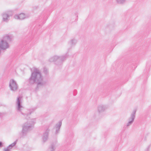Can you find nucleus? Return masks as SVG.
<instances>
[{
  "mask_svg": "<svg viewBox=\"0 0 151 151\" xmlns=\"http://www.w3.org/2000/svg\"><path fill=\"white\" fill-rule=\"evenodd\" d=\"M12 36L9 34L4 35L0 40V46L2 50H5L9 48L10 45L9 43L12 40Z\"/></svg>",
  "mask_w": 151,
  "mask_h": 151,
  "instance_id": "2",
  "label": "nucleus"
},
{
  "mask_svg": "<svg viewBox=\"0 0 151 151\" xmlns=\"http://www.w3.org/2000/svg\"><path fill=\"white\" fill-rule=\"evenodd\" d=\"M117 3L119 4H124L126 2V0H116Z\"/></svg>",
  "mask_w": 151,
  "mask_h": 151,
  "instance_id": "17",
  "label": "nucleus"
},
{
  "mask_svg": "<svg viewBox=\"0 0 151 151\" xmlns=\"http://www.w3.org/2000/svg\"><path fill=\"white\" fill-rule=\"evenodd\" d=\"M43 80V77L40 70L37 68H35L32 73L29 81L30 84L36 83L38 87H40L44 86L45 84Z\"/></svg>",
  "mask_w": 151,
  "mask_h": 151,
  "instance_id": "1",
  "label": "nucleus"
},
{
  "mask_svg": "<svg viewBox=\"0 0 151 151\" xmlns=\"http://www.w3.org/2000/svg\"><path fill=\"white\" fill-rule=\"evenodd\" d=\"M77 42V40L75 38L71 39L68 42V44L71 47L74 46Z\"/></svg>",
  "mask_w": 151,
  "mask_h": 151,
  "instance_id": "15",
  "label": "nucleus"
},
{
  "mask_svg": "<svg viewBox=\"0 0 151 151\" xmlns=\"http://www.w3.org/2000/svg\"><path fill=\"white\" fill-rule=\"evenodd\" d=\"M5 114V113L4 112H0V118L3 117Z\"/></svg>",
  "mask_w": 151,
  "mask_h": 151,
  "instance_id": "19",
  "label": "nucleus"
},
{
  "mask_svg": "<svg viewBox=\"0 0 151 151\" xmlns=\"http://www.w3.org/2000/svg\"><path fill=\"white\" fill-rule=\"evenodd\" d=\"M57 142V141L56 139L55 142L52 143L49 146L47 150V151H55V145Z\"/></svg>",
  "mask_w": 151,
  "mask_h": 151,
  "instance_id": "14",
  "label": "nucleus"
},
{
  "mask_svg": "<svg viewBox=\"0 0 151 151\" xmlns=\"http://www.w3.org/2000/svg\"><path fill=\"white\" fill-rule=\"evenodd\" d=\"M29 15L25 14L24 13H21L19 14H16L14 16V18L16 19L22 20L28 18Z\"/></svg>",
  "mask_w": 151,
  "mask_h": 151,
  "instance_id": "10",
  "label": "nucleus"
},
{
  "mask_svg": "<svg viewBox=\"0 0 151 151\" xmlns=\"http://www.w3.org/2000/svg\"><path fill=\"white\" fill-rule=\"evenodd\" d=\"M17 140H16L14 142L9 145L8 147L7 148L4 150V151H10L9 150L11 149L17 143Z\"/></svg>",
  "mask_w": 151,
  "mask_h": 151,
  "instance_id": "16",
  "label": "nucleus"
},
{
  "mask_svg": "<svg viewBox=\"0 0 151 151\" xmlns=\"http://www.w3.org/2000/svg\"><path fill=\"white\" fill-rule=\"evenodd\" d=\"M9 87L12 91L15 92L18 89V86L15 81L11 79L9 82Z\"/></svg>",
  "mask_w": 151,
  "mask_h": 151,
  "instance_id": "7",
  "label": "nucleus"
},
{
  "mask_svg": "<svg viewBox=\"0 0 151 151\" xmlns=\"http://www.w3.org/2000/svg\"><path fill=\"white\" fill-rule=\"evenodd\" d=\"M136 109H134L131 113L130 116L128 119V122L126 124L127 127H129L132 124L135 117V114L136 112Z\"/></svg>",
  "mask_w": 151,
  "mask_h": 151,
  "instance_id": "6",
  "label": "nucleus"
},
{
  "mask_svg": "<svg viewBox=\"0 0 151 151\" xmlns=\"http://www.w3.org/2000/svg\"><path fill=\"white\" fill-rule=\"evenodd\" d=\"M12 12L11 11H8L3 13L1 14L3 21L7 22L9 19L10 16H12Z\"/></svg>",
  "mask_w": 151,
  "mask_h": 151,
  "instance_id": "8",
  "label": "nucleus"
},
{
  "mask_svg": "<svg viewBox=\"0 0 151 151\" xmlns=\"http://www.w3.org/2000/svg\"><path fill=\"white\" fill-rule=\"evenodd\" d=\"M36 122V119H32L23 124L22 132L23 135H26L29 131L31 130Z\"/></svg>",
  "mask_w": 151,
  "mask_h": 151,
  "instance_id": "3",
  "label": "nucleus"
},
{
  "mask_svg": "<svg viewBox=\"0 0 151 151\" xmlns=\"http://www.w3.org/2000/svg\"><path fill=\"white\" fill-rule=\"evenodd\" d=\"M50 131V130L48 128L43 133L42 138V142H45L48 140Z\"/></svg>",
  "mask_w": 151,
  "mask_h": 151,
  "instance_id": "11",
  "label": "nucleus"
},
{
  "mask_svg": "<svg viewBox=\"0 0 151 151\" xmlns=\"http://www.w3.org/2000/svg\"><path fill=\"white\" fill-rule=\"evenodd\" d=\"M34 111V109H32L27 110L24 113L21 112L22 114L23 115L24 117L27 119H28V116L30 115Z\"/></svg>",
  "mask_w": 151,
  "mask_h": 151,
  "instance_id": "13",
  "label": "nucleus"
},
{
  "mask_svg": "<svg viewBox=\"0 0 151 151\" xmlns=\"http://www.w3.org/2000/svg\"><path fill=\"white\" fill-rule=\"evenodd\" d=\"M2 143L1 142H0V147L2 146Z\"/></svg>",
  "mask_w": 151,
  "mask_h": 151,
  "instance_id": "20",
  "label": "nucleus"
},
{
  "mask_svg": "<svg viewBox=\"0 0 151 151\" xmlns=\"http://www.w3.org/2000/svg\"><path fill=\"white\" fill-rule=\"evenodd\" d=\"M43 73L45 75L47 74L48 73V70L47 68H44V70H43Z\"/></svg>",
  "mask_w": 151,
  "mask_h": 151,
  "instance_id": "18",
  "label": "nucleus"
},
{
  "mask_svg": "<svg viewBox=\"0 0 151 151\" xmlns=\"http://www.w3.org/2000/svg\"><path fill=\"white\" fill-rule=\"evenodd\" d=\"M62 122L61 121H59L56 124L55 127H54L53 129L55 131V134H57L59 133L60 129L62 125Z\"/></svg>",
  "mask_w": 151,
  "mask_h": 151,
  "instance_id": "12",
  "label": "nucleus"
},
{
  "mask_svg": "<svg viewBox=\"0 0 151 151\" xmlns=\"http://www.w3.org/2000/svg\"><path fill=\"white\" fill-rule=\"evenodd\" d=\"M68 57L67 54L58 56L55 55L50 57L49 61L50 62H56V64L58 65H60L62 64L63 63L66 59Z\"/></svg>",
  "mask_w": 151,
  "mask_h": 151,
  "instance_id": "4",
  "label": "nucleus"
},
{
  "mask_svg": "<svg viewBox=\"0 0 151 151\" xmlns=\"http://www.w3.org/2000/svg\"><path fill=\"white\" fill-rule=\"evenodd\" d=\"M21 99V98L20 97H18L17 98L16 103V108L18 111L19 112H21V111L23 108V107L22 104Z\"/></svg>",
  "mask_w": 151,
  "mask_h": 151,
  "instance_id": "9",
  "label": "nucleus"
},
{
  "mask_svg": "<svg viewBox=\"0 0 151 151\" xmlns=\"http://www.w3.org/2000/svg\"><path fill=\"white\" fill-rule=\"evenodd\" d=\"M107 109V106L103 105H100L97 107V111L95 113L93 117L94 118L98 119L102 117L101 113L104 112Z\"/></svg>",
  "mask_w": 151,
  "mask_h": 151,
  "instance_id": "5",
  "label": "nucleus"
}]
</instances>
